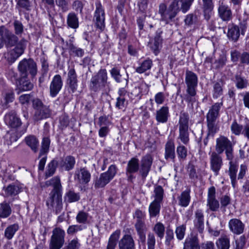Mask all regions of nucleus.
<instances>
[{"instance_id":"nucleus-1","label":"nucleus","mask_w":249,"mask_h":249,"mask_svg":"<svg viewBox=\"0 0 249 249\" xmlns=\"http://www.w3.org/2000/svg\"><path fill=\"white\" fill-rule=\"evenodd\" d=\"M0 36L3 38L4 43L7 48L16 46L14 48L4 53V57L7 61L10 63L14 62L23 53L27 41L22 38L18 41V36L3 26H0Z\"/></svg>"},{"instance_id":"nucleus-2","label":"nucleus","mask_w":249,"mask_h":249,"mask_svg":"<svg viewBox=\"0 0 249 249\" xmlns=\"http://www.w3.org/2000/svg\"><path fill=\"white\" fill-rule=\"evenodd\" d=\"M194 0H174L168 7L164 3L160 4L158 13L160 21L165 24H171L180 10L185 13L190 8Z\"/></svg>"},{"instance_id":"nucleus-3","label":"nucleus","mask_w":249,"mask_h":249,"mask_svg":"<svg viewBox=\"0 0 249 249\" xmlns=\"http://www.w3.org/2000/svg\"><path fill=\"white\" fill-rule=\"evenodd\" d=\"M153 160V158L150 154L142 157L140 163L138 159L133 157L127 162L126 173H136L139 171L142 179H145L150 171Z\"/></svg>"},{"instance_id":"nucleus-4","label":"nucleus","mask_w":249,"mask_h":249,"mask_svg":"<svg viewBox=\"0 0 249 249\" xmlns=\"http://www.w3.org/2000/svg\"><path fill=\"white\" fill-rule=\"evenodd\" d=\"M222 105V102L214 103L210 107L206 115L208 133L206 137L203 140L205 146L207 145L208 143L209 137H213L219 130V127L216 124V120L219 116V110Z\"/></svg>"},{"instance_id":"nucleus-5","label":"nucleus","mask_w":249,"mask_h":249,"mask_svg":"<svg viewBox=\"0 0 249 249\" xmlns=\"http://www.w3.org/2000/svg\"><path fill=\"white\" fill-rule=\"evenodd\" d=\"M32 107L35 112L33 119L38 121L50 118L52 114V110L49 106L45 105L42 100L38 98L32 100Z\"/></svg>"},{"instance_id":"nucleus-6","label":"nucleus","mask_w":249,"mask_h":249,"mask_svg":"<svg viewBox=\"0 0 249 249\" xmlns=\"http://www.w3.org/2000/svg\"><path fill=\"white\" fill-rule=\"evenodd\" d=\"M107 73L105 69H100L90 79L89 88L90 90L98 92L106 87H108Z\"/></svg>"},{"instance_id":"nucleus-7","label":"nucleus","mask_w":249,"mask_h":249,"mask_svg":"<svg viewBox=\"0 0 249 249\" xmlns=\"http://www.w3.org/2000/svg\"><path fill=\"white\" fill-rule=\"evenodd\" d=\"M234 143L224 136H220L216 140V153L221 154L225 152L227 160H232L233 156V146Z\"/></svg>"},{"instance_id":"nucleus-8","label":"nucleus","mask_w":249,"mask_h":249,"mask_svg":"<svg viewBox=\"0 0 249 249\" xmlns=\"http://www.w3.org/2000/svg\"><path fill=\"white\" fill-rule=\"evenodd\" d=\"M18 69L20 75L22 77H27L29 73L32 77L34 78L36 75L37 71L36 64L31 58H24L18 64Z\"/></svg>"},{"instance_id":"nucleus-9","label":"nucleus","mask_w":249,"mask_h":249,"mask_svg":"<svg viewBox=\"0 0 249 249\" xmlns=\"http://www.w3.org/2000/svg\"><path fill=\"white\" fill-rule=\"evenodd\" d=\"M118 168L116 165L111 164L108 168L107 171L102 173L100 177L96 180L94 184L95 188H100L105 187L117 173Z\"/></svg>"},{"instance_id":"nucleus-10","label":"nucleus","mask_w":249,"mask_h":249,"mask_svg":"<svg viewBox=\"0 0 249 249\" xmlns=\"http://www.w3.org/2000/svg\"><path fill=\"white\" fill-rule=\"evenodd\" d=\"M133 229L130 228H124L122 237L118 241V249H135V241L132 236Z\"/></svg>"},{"instance_id":"nucleus-11","label":"nucleus","mask_w":249,"mask_h":249,"mask_svg":"<svg viewBox=\"0 0 249 249\" xmlns=\"http://www.w3.org/2000/svg\"><path fill=\"white\" fill-rule=\"evenodd\" d=\"M65 232L60 228H55L53 231L49 249H60L65 242Z\"/></svg>"},{"instance_id":"nucleus-12","label":"nucleus","mask_w":249,"mask_h":249,"mask_svg":"<svg viewBox=\"0 0 249 249\" xmlns=\"http://www.w3.org/2000/svg\"><path fill=\"white\" fill-rule=\"evenodd\" d=\"M96 10L94 13L93 21L96 28L103 30L105 27V13L101 3L96 2Z\"/></svg>"},{"instance_id":"nucleus-13","label":"nucleus","mask_w":249,"mask_h":249,"mask_svg":"<svg viewBox=\"0 0 249 249\" xmlns=\"http://www.w3.org/2000/svg\"><path fill=\"white\" fill-rule=\"evenodd\" d=\"M198 78L196 74L192 71H186L185 73V83L187 86L186 92L192 95L196 94V88Z\"/></svg>"},{"instance_id":"nucleus-14","label":"nucleus","mask_w":249,"mask_h":249,"mask_svg":"<svg viewBox=\"0 0 249 249\" xmlns=\"http://www.w3.org/2000/svg\"><path fill=\"white\" fill-rule=\"evenodd\" d=\"M46 205L49 209H53L56 214L60 213L63 210L62 192L50 196Z\"/></svg>"},{"instance_id":"nucleus-15","label":"nucleus","mask_w":249,"mask_h":249,"mask_svg":"<svg viewBox=\"0 0 249 249\" xmlns=\"http://www.w3.org/2000/svg\"><path fill=\"white\" fill-rule=\"evenodd\" d=\"M13 77L14 80H16L17 88L16 90L17 91V93L19 94L21 92L30 90L33 88V84L28 80H27V77H22L20 75V77H18V74L12 72Z\"/></svg>"},{"instance_id":"nucleus-16","label":"nucleus","mask_w":249,"mask_h":249,"mask_svg":"<svg viewBox=\"0 0 249 249\" xmlns=\"http://www.w3.org/2000/svg\"><path fill=\"white\" fill-rule=\"evenodd\" d=\"M91 174L86 167L76 169L74 174V180L81 185L87 184L90 180Z\"/></svg>"},{"instance_id":"nucleus-17","label":"nucleus","mask_w":249,"mask_h":249,"mask_svg":"<svg viewBox=\"0 0 249 249\" xmlns=\"http://www.w3.org/2000/svg\"><path fill=\"white\" fill-rule=\"evenodd\" d=\"M220 154L213 152L210 157L211 169L215 176L219 174V172L223 165V160Z\"/></svg>"},{"instance_id":"nucleus-18","label":"nucleus","mask_w":249,"mask_h":249,"mask_svg":"<svg viewBox=\"0 0 249 249\" xmlns=\"http://www.w3.org/2000/svg\"><path fill=\"white\" fill-rule=\"evenodd\" d=\"M207 206L212 212H216L220 207L219 201L215 198V189L212 186L209 189Z\"/></svg>"},{"instance_id":"nucleus-19","label":"nucleus","mask_w":249,"mask_h":249,"mask_svg":"<svg viewBox=\"0 0 249 249\" xmlns=\"http://www.w3.org/2000/svg\"><path fill=\"white\" fill-rule=\"evenodd\" d=\"M63 81L61 76L59 74L55 75L50 86V94L52 97H55L62 89Z\"/></svg>"},{"instance_id":"nucleus-20","label":"nucleus","mask_w":249,"mask_h":249,"mask_svg":"<svg viewBox=\"0 0 249 249\" xmlns=\"http://www.w3.org/2000/svg\"><path fill=\"white\" fill-rule=\"evenodd\" d=\"M199 240L197 234L191 233L186 238L183 249H200Z\"/></svg>"},{"instance_id":"nucleus-21","label":"nucleus","mask_w":249,"mask_h":249,"mask_svg":"<svg viewBox=\"0 0 249 249\" xmlns=\"http://www.w3.org/2000/svg\"><path fill=\"white\" fill-rule=\"evenodd\" d=\"M77 76L74 68L69 70L66 84L72 93H74L77 89Z\"/></svg>"},{"instance_id":"nucleus-22","label":"nucleus","mask_w":249,"mask_h":249,"mask_svg":"<svg viewBox=\"0 0 249 249\" xmlns=\"http://www.w3.org/2000/svg\"><path fill=\"white\" fill-rule=\"evenodd\" d=\"M228 226L230 231L234 234L239 235L244 232L245 225L239 219H231L229 222Z\"/></svg>"},{"instance_id":"nucleus-23","label":"nucleus","mask_w":249,"mask_h":249,"mask_svg":"<svg viewBox=\"0 0 249 249\" xmlns=\"http://www.w3.org/2000/svg\"><path fill=\"white\" fill-rule=\"evenodd\" d=\"M76 163L75 158L71 155L67 156L59 162V167L62 170L69 171L74 169Z\"/></svg>"},{"instance_id":"nucleus-24","label":"nucleus","mask_w":249,"mask_h":249,"mask_svg":"<svg viewBox=\"0 0 249 249\" xmlns=\"http://www.w3.org/2000/svg\"><path fill=\"white\" fill-rule=\"evenodd\" d=\"M204 215L203 212L201 209H197L195 212V219L194 221L195 228L199 233H202L204 229Z\"/></svg>"},{"instance_id":"nucleus-25","label":"nucleus","mask_w":249,"mask_h":249,"mask_svg":"<svg viewBox=\"0 0 249 249\" xmlns=\"http://www.w3.org/2000/svg\"><path fill=\"white\" fill-rule=\"evenodd\" d=\"M218 13L219 17L223 21L227 22L232 19V11L227 5L220 4L218 9Z\"/></svg>"},{"instance_id":"nucleus-26","label":"nucleus","mask_w":249,"mask_h":249,"mask_svg":"<svg viewBox=\"0 0 249 249\" xmlns=\"http://www.w3.org/2000/svg\"><path fill=\"white\" fill-rule=\"evenodd\" d=\"M5 121L12 128H18L21 124L20 119L17 116L14 110H12L5 115Z\"/></svg>"},{"instance_id":"nucleus-27","label":"nucleus","mask_w":249,"mask_h":249,"mask_svg":"<svg viewBox=\"0 0 249 249\" xmlns=\"http://www.w3.org/2000/svg\"><path fill=\"white\" fill-rule=\"evenodd\" d=\"M164 158L166 160H171L173 162L175 161L176 158L175 146L172 140H168L165 144Z\"/></svg>"},{"instance_id":"nucleus-28","label":"nucleus","mask_w":249,"mask_h":249,"mask_svg":"<svg viewBox=\"0 0 249 249\" xmlns=\"http://www.w3.org/2000/svg\"><path fill=\"white\" fill-rule=\"evenodd\" d=\"M51 185H53V188L50 193V196L62 192V186L61 184L60 178L58 177H54L50 180L46 181L45 185L41 186V187H48Z\"/></svg>"},{"instance_id":"nucleus-29","label":"nucleus","mask_w":249,"mask_h":249,"mask_svg":"<svg viewBox=\"0 0 249 249\" xmlns=\"http://www.w3.org/2000/svg\"><path fill=\"white\" fill-rule=\"evenodd\" d=\"M134 227L138 235L140 241L142 243H144L146 240V232L148 230L145 222L144 221L135 223Z\"/></svg>"},{"instance_id":"nucleus-30","label":"nucleus","mask_w":249,"mask_h":249,"mask_svg":"<svg viewBox=\"0 0 249 249\" xmlns=\"http://www.w3.org/2000/svg\"><path fill=\"white\" fill-rule=\"evenodd\" d=\"M111 77L117 83H124L125 86L128 85V75L126 73L125 75L120 73V70L116 67H114L110 71Z\"/></svg>"},{"instance_id":"nucleus-31","label":"nucleus","mask_w":249,"mask_h":249,"mask_svg":"<svg viewBox=\"0 0 249 249\" xmlns=\"http://www.w3.org/2000/svg\"><path fill=\"white\" fill-rule=\"evenodd\" d=\"M162 33V32L160 30H158L156 32V36L153 41H152L150 43V47L152 50L155 55H157L159 53L160 49L161 46L162 39L160 35Z\"/></svg>"},{"instance_id":"nucleus-32","label":"nucleus","mask_w":249,"mask_h":249,"mask_svg":"<svg viewBox=\"0 0 249 249\" xmlns=\"http://www.w3.org/2000/svg\"><path fill=\"white\" fill-rule=\"evenodd\" d=\"M169 116V107L167 106H163L156 111V119L159 123H166Z\"/></svg>"},{"instance_id":"nucleus-33","label":"nucleus","mask_w":249,"mask_h":249,"mask_svg":"<svg viewBox=\"0 0 249 249\" xmlns=\"http://www.w3.org/2000/svg\"><path fill=\"white\" fill-rule=\"evenodd\" d=\"M240 29L238 26L232 24L229 25L227 36L230 40L236 42L240 37Z\"/></svg>"},{"instance_id":"nucleus-34","label":"nucleus","mask_w":249,"mask_h":249,"mask_svg":"<svg viewBox=\"0 0 249 249\" xmlns=\"http://www.w3.org/2000/svg\"><path fill=\"white\" fill-rule=\"evenodd\" d=\"M230 161V167L229 169V175L231 179L232 186L235 188L237 185V172L238 170V165L233 163L232 160H229Z\"/></svg>"},{"instance_id":"nucleus-35","label":"nucleus","mask_w":249,"mask_h":249,"mask_svg":"<svg viewBox=\"0 0 249 249\" xmlns=\"http://www.w3.org/2000/svg\"><path fill=\"white\" fill-rule=\"evenodd\" d=\"M202 9L204 16L206 20H209L211 16L212 11L213 9V0H202Z\"/></svg>"},{"instance_id":"nucleus-36","label":"nucleus","mask_w":249,"mask_h":249,"mask_svg":"<svg viewBox=\"0 0 249 249\" xmlns=\"http://www.w3.org/2000/svg\"><path fill=\"white\" fill-rule=\"evenodd\" d=\"M24 141L34 152L36 153L38 151L39 141L35 136L29 135L25 137Z\"/></svg>"},{"instance_id":"nucleus-37","label":"nucleus","mask_w":249,"mask_h":249,"mask_svg":"<svg viewBox=\"0 0 249 249\" xmlns=\"http://www.w3.org/2000/svg\"><path fill=\"white\" fill-rule=\"evenodd\" d=\"M152 66V60L149 58H147L139 63V66L136 69L135 71L138 73L142 74L150 70Z\"/></svg>"},{"instance_id":"nucleus-38","label":"nucleus","mask_w":249,"mask_h":249,"mask_svg":"<svg viewBox=\"0 0 249 249\" xmlns=\"http://www.w3.org/2000/svg\"><path fill=\"white\" fill-rule=\"evenodd\" d=\"M67 23L68 26L71 28L76 29L79 27L78 18L74 12L68 14L67 17Z\"/></svg>"},{"instance_id":"nucleus-39","label":"nucleus","mask_w":249,"mask_h":249,"mask_svg":"<svg viewBox=\"0 0 249 249\" xmlns=\"http://www.w3.org/2000/svg\"><path fill=\"white\" fill-rule=\"evenodd\" d=\"M12 213V208L9 203L6 201L0 203V218H6Z\"/></svg>"},{"instance_id":"nucleus-40","label":"nucleus","mask_w":249,"mask_h":249,"mask_svg":"<svg viewBox=\"0 0 249 249\" xmlns=\"http://www.w3.org/2000/svg\"><path fill=\"white\" fill-rule=\"evenodd\" d=\"M217 249H229L230 247V238L228 235H222L216 242Z\"/></svg>"},{"instance_id":"nucleus-41","label":"nucleus","mask_w":249,"mask_h":249,"mask_svg":"<svg viewBox=\"0 0 249 249\" xmlns=\"http://www.w3.org/2000/svg\"><path fill=\"white\" fill-rule=\"evenodd\" d=\"M224 83L222 80H219L213 83V98H217L223 94V87Z\"/></svg>"},{"instance_id":"nucleus-42","label":"nucleus","mask_w":249,"mask_h":249,"mask_svg":"<svg viewBox=\"0 0 249 249\" xmlns=\"http://www.w3.org/2000/svg\"><path fill=\"white\" fill-rule=\"evenodd\" d=\"M162 203L153 201L149 206V213L150 217H155L160 214Z\"/></svg>"},{"instance_id":"nucleus-43","label":"nucleus","mask_w":249,"mask_h":249,"mask_svg":"<svg viewBox=\"0 0 249 249\" xmlns=\"http://www.w3.org/2000/svg\"><path fill=\"white\" fill-rule=\"evenodd\" d=\"M190 193V190H185L178 197V204L180 206L186 207L189 205L191 199Z\"/></svg>"},{"instance_id":"nucleus-44","label":"nucleus","mask_w":249,"mask_h":249,"mask_svg":"<svg viewBox=\"0 0 249 249\" xmlns=\"http://www.w3.org/2000/svg\"><path fill=\"white\" fill-rule=\"evenodd\" d=\"M19 228V225L17 223L8 226L4 231L5 237L8 240L12 239Z\"/></svg>"},{"instance_id":"nucleus-45","label":"nucleus","mask_w":249,"mask_h":249,"mask_svg":"<svg viewBox=\"0 0 249 249\" xmlns=\"http://www.w3.org/2000/svg\"><path fill=\"white\" fill-rule=\"evenodd\" d=\"M120 234V230H117L113 232L109 238L106 249H115L116 246V241L119 238Z\"/></svg>"},{"instance_id":"nucleus-46","label":"nucleus","mask_w":249,"mask_h":249,"mask_svg":"<svg viewBox=\"0 0 249 249\" xmlns=\"http://www.w3.org/2000/svg\"><path fill=\"white\" fill-rule=\"evenodd\" d=\"M80 195L79 193H75L73 190H69L65 194L64 200L67 203H72L79 201Z\"/></svg>"},{"instance_id":"nucleus-47","label":"nucleus","mask_w":249,"mask_h":249,"mask_svg":"<svg viewBox=\"0 0 249 249\" xmlns=\"http://www.w3.org/2000/svg\"><path fill=\"white\" fill-rule=\"evenodd\" d=\"M164 195V191L162 187L159 185H155L154 186L153 194V196L154 197V201L162 203Z\"/></svg>"},{"instance_id":"nucleus-48","label":"nucleus","mask_w":249,"mask_h":249,"mask_svg":"<svg viewBox=\"0 0 249 249\" xmlns=\"http://www.w3.org/2000/svg\"><path fill=\"white\" fill-rule=\"evenodd\" d=\"M59 166V162L55 159L53 160L47 166V169L45 172V177L46 178L52 176L55 172L57 166Z\"/></svg>"},{"instance_id":"nucleus-49","label":"nucleus","mask_w":249,"mask_h":249,"mask_svg":"<svg viewBox=\"0 0 249 249\" xmlns=\"http://www.w3.org/2000/svg\"><path fill=\"white\" fill-rule=\"evenodd\" d=\"M189 115L188 113L182 111L179 114L178 127H189Z\"/></svg>"},{"instance_id":"nucleus-50","label":"nucleus","mask_w":249,"mask_h":249,"mask_svg":"<svg viewBox=\"0 0 249 249\" xmlns=\"http://www.w3.org/2000/svg\"><path fill=\"white\" fill-rule=\"evenodd\" d=\"M189 127H178V138L184 144H187L189 142Z\"/></svg>"},{"instance_id":"nucleus-51","label":"nucleus","mask_w":249,"mask_h":249,"mask_svg":"<svg viewBox=\"0 0 249 249\" xmlns=\"http://www.w3.org/2000/svg\"><path fill=\"white\" fill-rule=\"evenodd\" d=\"M4 189V196L5 197L15 196L19 193V187L15 185L10 184Z\"/></svg>"},{"instance_id":"nucleus-52","label":"nucleus","mask_w":249,"mask_h":249,"mask_svg":"<svg viewBox=\"0 0 249 249\" xmlns=\"http://www.w3.org/2000/svg\"><path fill=\"white\" fill-rule=\"evenodd\" d=\"M153 231L160 239L163 238L165 233V227L162 223L157 222L154 225Z\"/></svg>"},{"instance_id":"nucleus-53","label":"nucleus","mask_w":249,"mask_h":249,"mask_svg":"<svg viewBox=\"0 0 249 249\" xmlns=\"http://www.w3.org/2000/svg\"><path fill=\"white\" fill-rule=\"evenodd\" d=\"M50 139L49 137H44L43 138L41 142V148L39 152V157L47 154L49 150L50 145Z\"/></svg>"},{"instance_id":"nucleus-54","label":"nucleus","mask_w":249,"mask_h":249,"mask_svg":"<svg viewBox=\"0 0 249 249\" xmlns=\"http://www.w3.org/2000/svg\"><path fill=\"white\" fill-rule=\"evenodd\" d=\"M17 7L30 11L32 9V2L29 0H18Z\"/></svg>"},{"instance_id":"nucleus-55","label":"nucleus","mask_w":249,"mask_h":249,"mask_svg":"<svg viewBox=\"0 0 249 249\" xmlns=\"http://www.w3.org/2000/svg\"><path fill=\"white\" fill-rule=\"evenodd\" d=\"M236 80V86L238 89H242L245 88L248 85V81L240 75H236L235 76Z\"/></svg>"},{"instance_id":"nucleus-56","label":"nucleus","mask_w":249,"mask_h":249,"mask_svg":"<svg viewBox=\"0 0 249 249\" xmlns=\"http://www.w3.org/2000/svg\"><path fill=\"white\" fill-rule=\"evenodd\" d=\"M186 229V225L185 224H182L176 228L175 233L177 238L178 240H181L184 238Z\"/></svg>"},{"instance_id":"nucleus-57","label":"nucleus","mask_w":249,"mask_h":249,"mask_svg":"<svg viewBox=\"0 0 249 249\" xmlns=\"http://www.w3.org/2000/svg\"><path fill=\"white\" fill-rule=\"evenodd\" d=\"M177 153L180 160H185L187 156V149L183 145L178 146L177 148Z\"/></svg>"},{"instance_id":"nucleus-58","label":"nucleus","mask_w":249,"mask_h":249,"mask_svg":"<svg viewBox=\"0 0 249 249\" xmlns=\"http://www.w3.org/2000/svg\"><path fill=\"white\" fill-rule=\"evenodd\" d=\"M85 4L79 0H74L72 4V8L76 12H79L81 15H83V9Z\"/></svg>"},{"instance_id":"nucleus-59","label":"nucleus","mask_w":249,"mask_h":249,"mask_svg":"<svg viewBox=\"0 0 249 249\" xmlns=\"http://www.w3.org/2000/svg\"><path fill=\"white\" fill-rule=\"evenodd\" d=\"M156 238L152 232H149L147 235V245L148 249H155Z\"/></svg>"},{"instance_id":"nucleus-60","label":"nucleus","mask_w":249,"mask_h":249,"mask_svg":"<svg viewBox=\"0 0 249 249\" xmlns=\"http://www.w3.org/2000/svg\"><path fill=\"white\" fill-rule=\"evenodd\" d=\"M69 50L70 53H73L76 56L81 57L84 55V50L80 48L75 47L73 44L71 43L70 44Z\"/></svg>"},{"instance_id":"nucleus-61","label":"nucleus","mask_w":249,"mask_h":249,"mask_svg":"<svg viewBox=\"0 0 249 249\" xmlns=\"http://www.w3.org/2000/svg\"><path fill=\"white\" fill-rule=\"evenodd\" d=\"M220 208L225 211L226 207L231 203V197L228 195H223L220 198Z\"/></svg>"},{"instance_id":"nucleus-62","label":"nucleus","mask_w":249,"mask_h":249,"mask_svg":"<svg viewBox=\"0 0 249 249\" xmlns=\"http://www.w3.org/2000/svg\"><path fill=\"white\" fill-rule=\"evenodd\" d=\"M227 60V57L225 54L220 55L219 57L215 61V68L217 69L222 68L226 65Z\"/></svg>"},{"instance_id":"nucleus-63","label":"nucleus","mask_w":249,"mask_h":249,"mask_svg":"<svg viewBox=\"0 0 249 249\" xmlns=\"http://www.w3.org/2000/svg\"><path fill=\"white\" fill-rule=\"evenodd\" d=\"M246 242L245 235L241 236L239 239L235 240V247L233 249H244Z\"/></svg>"},{"instance_id":"nucleus-64","label":"nucleus","mask_w":249,"mask_h":249,"mask_svg":"<svg viewBox=\"0 0 249 249\" xmlns=\"http://www.w3.org/2000/svg\"><path fill=\"white\" fill-rule=\"evenodd\" d=\"M89 214L83 211H80L76 217L77 221L79 223L85 224L88 220Z\"/></svg>"}]
</instances>
